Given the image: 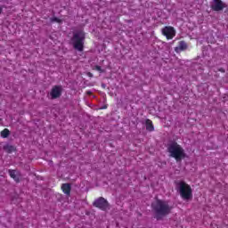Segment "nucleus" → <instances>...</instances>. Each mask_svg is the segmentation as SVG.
Returning a JSON list of instances; mask_svg holds the SVG:
<instances>
[{
	"instance_id": "nucleus-1",
	"label": "nucleus",
	"mask_w": 228,
	"mask_h": 228,
	"mask_svg": "<svg viewBox=\"0 0 228 228\" xmlns=\"http://www.w3.org/2000/svg\"><path fill=\"white\" fill-rule=\"evenodd\" d=\"M152 210L155 214V218L161 220L165 216H168L172 213V206L168 204V201L157 200L151 204Z\"/></svg>"
},
{
	"instance_id": "nucleus-2",
	"label": "nucleus",
	"mask_w": 228,
	"mask_h": 228,
	"mask_svg": "<svg viewBox=\"0 0 228 228\" xmlns=\"http://www.w3.org/2000/svg\"><path fill=\"white\" fill-rule=\"evenodd\" d=\"M167 152L170 158H174L175 161H182L186 158V153L184 152V149L177 143L175 141H171L167 146Z\"/></svg>"
},
{
	"instance_id": "nucleus-3",
	"label": "nucleus",
	"mask_w": 228,
	"mask_h": 228,
	"mask_svg": "<svg viewBox=\"0 0 228 228\" xmlns=\"http://www.w3.org/2000/svg\"><path fill=\"white\" fill-rule=\"evenodd\" d=\"M175 190L180 193L183 200H190L193 196L191 187L184 181L175 182Z\"/></svg>"
},
{
	"instance_id": "nucleus-4",
	"label": "nucleus",
	"mask_w": 228,
	"mask_h": 228,
	"mask_svg": "<svg viewBox=\"0 0 228 228\" xmlns=\"http://www.w3.org/2000/svg\"><path fill=\"white\" fill-rule=\"evenodd\" d=\"M73 47L77 49V51H83V45L85 42V32L82 30L77 31L74 33L72 37Z\"/></svg>"
},
{
	"instance_id": "nucleus-5",
	"label": "nucleus",
	"mask_w": 228,
	"mask_h": 228,
	"mask_svg": "<svg viewBox=\"0 0 228 228\" xmlns=\"http://www.w3.org/2000/svg\"><path fill=\"white\" fill-rule=\"evenodd\" d=\"M94 208L102 209V211H106V209H110V203H108V200H106V199L102 197L95 200L94 202Z\"/></svg>"
},
{
	"instance_id": "nucleus-6",
	"label": "nucleus",
	"mask_w": 228,
	"mask_h": 228,
	"mask_svg": "<svg viewBox=\"0 0 228 228\" xmlns=\"http://www.w3.org/2000/svg\"><path fill=\"white\" fill-rule=\"evenodd\" d=\"M161 33L167 40H172L175 37V28L172 26H166L161 29Z\"/></svg>"
},
{
	"instance_id": "nucleus-7",
	"label": "nucleus",
	"mask_w": 228,
	"mask_h": 228,
	"mask_svg": "<svg viewBox=\"0 0 228 228\" xmlns=\"http://www.w3.org/2000/svg\"><path fill=\"white\" fill-rule=\"evenodd\" d=\"M211 8L214 12H221V10L225 8V4L222 0H213Z\"/></svg>"
},
{
	"instance_id": "nucleus-8",
	"label": "nucleus",
	"mask_w": 228,
	"mask_h": 228,
	"mask_svg": "<svg viewBox=\"0 0 228 228\" xmlns=\"http://www.w3.org/2000/svg\"><path fill=\"white\" fill-rule=\"evenodd\" d=\"M50 95H51L52 99H58V97H60L61 95V86H55L52 89Z\"/></svg>"
},
{
	"instance_id": "nucleus-9",
	"label": "nucleus",
	"mask_w": 228,
	"mask_h": 228,
	"mask_svg": "<svg viewBox=\"0 0 228 228\" xmlns=\"http://www.w3.org/2000/svg\"><path fill=\"white\" fill-rule=\"evenodd\" d=\"M8 172H9L10 177H12V179H13L16 183L20 182V173L12 169H9Z\"/></svg>"
},
{
	"instance_id": "nucleus-10",
	"label": "nucleus",
	"mask_w": 228,
	"mask_h": 228,
	"mask_svg": "<svg viewBox=\"0 0 228 228\" xmlns=\"http://www.w3.org/2000/svg\"><path fill=\"white\" fill-rule=\"evenodd\" d=\"M61 190L66 195H70V184L63 183L61 186Z\"/></svg>"
},
{
	"instance_id": "nucleus-11",
	"label": "nucleus",
	"mask_w": 228,
	"mask_h": 228,
	"mask_svg": "<svg viewBox=\"0 0 228 228\" xmlns=\"http://www.w3.org/2000/svg\"><path fill=\"white\" fill-rule=\"evenodd\" d=\"M146 130L150 132L154 131V125H152V121L151 119L146 120Z\"/></svg>"
},
{
	"instance_id": "nucleus-12",
	"label": "nucleus",
	"mask_w": 228,
	"mask_h": 228,
	"mask_svg": "<svg viewBox=\"0 0 228 228\" xmlns=\"http://www.w3.org/2000/svg\"><path fill=\"white\" fill-rule=\"evenodd\" d=\"M4 150L5 151V152L11 153L15 151V147H13L12 145L7 144L4 146Z\"/></svg>"
},
{
	"instance_id": "nucleus-13",
	"label": "nucleus",
	"mask_w": 228,
	"mask_h": 228,
	"mask_svg": "<svg viewBox=\"0 0 228 228\" xmlns=\"http://www.w3.org/2000/svg\"><path fill=\"white\" fill-rule=\"evenodd\" d=\"M1 136H2V138H8V136H10V130H8L7 128H4L1 132Z\"/></svg>"
},
{
	"instance_id": "nucleus-14",
	"label": "nucleus",
	"mask_w": 228,
	"mask_h": 228,
	"mask_svg": "<svg viewBox=\"0 0 228 228\" xmlns=\"http://www.w3.org/2000/svg\"><path fill=\"white\" fill-rule=\"evenodd\" d=\"M188 45H186V43L184 41H181L179 43V46H178V49L180 51H184L185 49H187Z\"/></svg>"
},
{
	"instance_id": "nucleus-15",
	"label": "nucleus",
	"mask_w": 228,
	"mask_h": 228,
	"mask_svg": "<svg viewBox=\"0 0 228 228\" xmlns=\"http://www.w3.org/2000/svg\"><path fill=\"white\" fill-rule=\"evenodd\" d=\"M95 70H98V72H102V69H101V66H95Z\"/></svg>"
},
{
	"instance_id": "nucleus-16",
	"label": "nucleus",
	"mask_w": 228,
	"mask_h": 228,
	"mask_svg": "<svg viewBox=\"0 0 228 228\" xmlns=\"http://www.w3.org/2000/svg\"><path fill=\"white\" fill-rule=\"evenodd\" d=\"M53 22H61V20L58 18H53L52 20Z\"/></svg>"
},
{
	"instance_id": "nucleus-17",
	"label": "nucleus",
	"mask_w": 228,
	"mask_h": 228,
	"mask_svg": "<svg viewBox=\"0 0 228 228\" xmlns=\"http://www.w3.org/2000/svg\"><path fill=\"white\" fill-rule=\"evenodd\" d=\"M87 76H89V77H94V75L92 73H87Z\"/></svg>"
},
{
	"instance_id": "nucleus-18",
	"label": "nucleus",
	"mask_w": 228,
	"mask_h": 228,
	"mask_svg": "<svg viewBox=\"0 0 228 228\" xmlns=\"http://www.w3.org/2000/svg\"><path fill=\"white\" fill-rule=\"evenodd\" d=\"M1 12H3V8L0 7V13H1Z\"/></svg>"
},
{
	"instance_id": "nucleus-19",
	"label": "nucleus",
	"mask_w": 228,
	"mask_h": 228,
	"mask_svg": "<svg viewBox=\"0 0 228 228\" xmlns=\"http://www.w3.org/2000/svg\"><path fill=\"white\" fill-rule=\"evenodd\" d=\"M221 72H224V69H221Z\"/></svg>"
}]
</instances>
